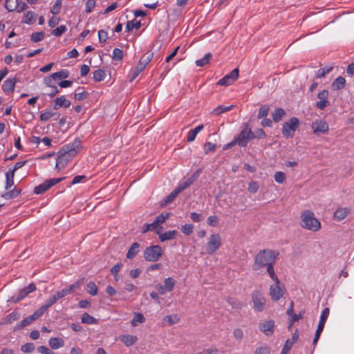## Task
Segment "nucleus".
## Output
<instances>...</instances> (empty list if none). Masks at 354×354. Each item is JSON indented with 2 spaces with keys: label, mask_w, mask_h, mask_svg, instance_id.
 <instances>
[{
  "label": "nucleus",
  "mask_w": 354,
  "mask_h": 354,
  "mask_svg": "<svg viewBox=\"0 0 354 354\" xmlns=\"http://www.w3.org/2000/svg\"><path fill=\"white\" fill-rule=\"evenodd\" d=\"M64 178V177H62L46 180L44 182L35 187L34 193L36 194H43L53 186L62 181Z\"/></svg>",
  "instance_id": "9"
},
{
  "label": "nucleus",
  "mask_w": 354,
  "mask_h": 354,
  "mask_svg": "<svg viewBox=\"0 0 354 354\" xmlns=\"http://www.w3.org/2000/svg\"><path fill=\"white\" fill-rule=\"evenodd\" d=\"M5 8L8 12L20 13L26 10L28 6L22 0H6Z\"/></svg>",
  "instance_id": "10"
},
{
  "label": "nucleus",
  "mask_w": 354,
  "mask_h": 354,
  "mask_svg": "<svg viewBox=\"0 0 354 354\" xmlns=\"http://www.w3.org/2000/svg\"><path fill=\"white\" fill-rule=\"evenodd\" d=\"M87 292L91 295H96L97 294L98 288L95 283L93 281H89L86 284Z\"/></svg>",
  "instance_id": "39"
},
{
  "label": "nucleus",
  "mask_w": 354,
  "mask_h": 354,
  "mask_svg": "<svg viewBox=\"0 0 354 354\" xmlns=\"http://www.w3.org/2000/svg\"><path fill=\"white\" fill-rule=\"evenodd\" d=\"M20 192H21V191L19 189L15 187L12 190L7 192L4 195V197L6 198H14L17 197L20 194Z\"/></svg>",
  "instance_id": "58"
},
{
  "label": "nucleus",
  "mask_w": 354,
  "mask_h": 354,
  "mask_svg": "<svg viewBox=\"0 0 354 354\" xmlns=\"http://www.w3.org/2000/svg\"><path fill=\"white\" fill-rule=\"evenodd\" d=\"M266 268H267V272H268V275L270 276V277L272 279V281L274 282H278V281H279V279L275 273L274 265H271V266L267 267Z\"/></svg>",
  "instance_id": "46"
},
{
  "label": "nucleus",
  "mask_w": 354,
  "mask_h": 354,
  "mask_svg": "<svg viewBox=\"0 0 354 354\" xmlns=\"http://www.w3.org/2000/svg\"><path fill=\"white\" fill-rule=\"evenodd\" d=\"M194 182L189 178L185 181L180 183L177 187H176L179 192L185 190L187 187H189Z\"/></svg>",
  "instance_id": "47"
},
{
  "label": "nucleus",
  "mask_w": 354,
  "mask_h": 354,
  "mask_svg": "<svg viewBox=\"0 0 354 354\" xmlns=\"http://www.w3.org/2000/svg\"><path fill=\"white\" fill-rule=\"evenodd\" d=\"M82 322L87 324H95L97 323V320L93 316L85 313L82 315Z\"/></svg>",
  "instance_id": "36"
},
{
  "label": "nucleus",
  "mask_w": 354,
  "mask_h": 354,
  "mask_svg": "<svg viewBox=\"0 0 354 354\" xmlns=\"http://www.w3.org/2000/svg\"><path fill=\"white\" fill-rule=\"evenodd\" d=\"M82 285V281L80 280L77 281L73 284H71L69 286L63 288L62 290H59L60 294L63 297L70 295L75 290L78 289Z\"/></svg>",
  "instance_id": "20"
},
{
  "label": "nucleus",
  "mask_w": 354,
  "mask_h": 354,
  "mask_svg": "<svg viewBox=\"0 0 354 354\" xmlns=\"http://www.w3.org/2000/svg\"><path fill=\"white\" fill-rule=\"evenodd\" d=\"M180 192H178V190L175 188L168 196L166 198V199L165 200V205H167L170 203H171L174 199L175 198L178 196V194H179Z\"/></svg>",
  "instance_id": "48"
},
{
  "label": "nucleus",
  "mask_w": 354,
  "mask_h": 354,
  "mask_svg": "<svg viewBox=\"0 0 354 354\" xmlns=\"http://www.w3.org/2000/svg\"><path fill=\"white\" fill-rule=\"evenodd\" d=\"M211 58L212 54L208 53L205 54L201 59H197L195 62L196 65L199 67H203L209 62Z\"/></svg>",
  "instance_id": "34"
},
{
  "label": "nucleus",
  "mask_w": 354,
  "mask_h": 354,
  "mask_svg": "<svg viewBox=\"0 0 354 354\" xmlns=\"http://www.w3.org/2000/svg\"><path fill=\"white\" fill-rule=\"evenodd\" d=\"M139 250L140 244L136 242L133 243L127 252V258L129 259H133L138 254Z\"/></svg>",
  "instance_id": "27"
},
{
  "label": "nucleus",
  "mask_w": 354,
  "mask_h": 354,
  "mask_svg": "<svg viewBox=\"0 0 354 354\" xmlns=\"http://www.w3.org/2000/svg\"><path fill=\"white\" fill-rule=\"evenodd\" d=\"M293 345V342H291L290 339H287L281 354H287L291 349Z\"/></svg>",
  "instance_id": "63"
},
{
  "label": "nucleus",
  "mask_w": 354,
  "mask_h": 354,
  "mask_svg": "<svg viewBox=\"0 0 354 354\" xmlns=\"http://www.w3.org/2000/svg\"><path fill=\"white\" fill-rule=\"evenodd\" d=\"M44 37V32L41 31L38 32H34L31 35V40L34 42H38L41 41Z\"/></svg>",
  "instance_id": "56"
},
{
  "label": "nucleus",
  "mask_w": 354,
  "mask_h": 354,
  "mask_svg": "<svg viewBox=\"0 0 354 354\" xmlns=\"http://www.w3.org/2000/svg\"><path fill=\"white\" fill-rule=\"evenodd\" d=\"M221 245V238L218 234H212L205 245L206 253L214 254Z\"/></svg>",
  "instance_id": "6"
},
{
  "label": "nucleus",
  "mask_w": 354,
  "mask_h": 354,
  "mask_svg": "<svg viewBox=\"0 0 354 354\" xmlns=\"http://www.w3.org/2000/svg\"><path fill=\"white\" fill-rule=\"evenodd\" d=\"M157 227L158 225L153 221L151 223H145L142 227V232L145 233L149 231H153L156 230Z\"/></svg>",
  "instance_id": "52"
},
{
  "label": "nucleus",
  "mask_w": 354,
  "mask_h": 354,
  "mask_svg": "<svg viewBox=\"0 0 354 354\" xmlns=\"http://www.w3.org/2000/svg\"><path fill=\"white\" fill-rule=\"evenodd\" d=\"M312 129L315 134L319 133H327L329 130L328 123L323 120H316L311 124Z\"/></svg>",
  "instance_id": "15"
},
{
  "label": "nucleus",
  "mask_w": 354,
  "mask_h": 354,
  "mask_svg": "<svg viewBox=\"0 0 354 354\" xmlns=\"http://www.w3.org/2000/svg\"><path fill=\"white\" fill-rule=\"evenodd\" d=\"M62 6V0H56L55 4L51 8L50 12L53 15H57L60 12Z\"/></svg>",
  "instance_id": "57"
},
{
  "label": "nucleus",
  "mask_w": 354,
  "mask_h": 354,
  "mask_svg": "<svg viewBox=\"0 0 354 354\" xmlns=\"http://www.w3.org/2000/svg\"><path fill=\"white\" fill-rule=\"evenodd\" d=\"M48 344L51 348L56 350L64 346V342L59 337H51L48 340Z\"/></svg>",
  "instance_id": "26"
},
{
  "label": "nucleus",
  "mask_w": 354,
  "mask_h": 354,
  "mask_svg": "<svg viewBox=\"0 0 354 354\" xmlns=\"http://www.w3.org/2000/svg\"><path fill=\"white\" fill-rule=\"evenodd\" d=\"M253 308L256 312H262L266 306V299L263 294L259 290H255L252 294Z\"/></svg>",
  "instance_id": "7"
},
{
  "label": "nucleus",
  "mask_w": 354,
  "mask_h": 354,
  "mask_svg": "<svg viewBox=\"0 0 354 354\" xmlns=\"http://www.w3.org/2000/svg\"><path fill=\"white\" fill-rule=\"evenodd\" d=\"M259 188V184L256 181H252L248 185V192L252 194H255L258 192Z\"/></svg>",
  "instance_id": "59"
},
{
  "label": "nucleus",
  "mask_w": 354,
  "mask_h": 354,
  "mask_svg": "<svg viewBox=\"0 0 354 354\" xmlns=\"http://www.w3.org/2000/svg\"><path fill=\"white\" fill-rule=\"evenodd\" d=\"M71 105V102L68 100L64 95H62L57 97L55 100L54 109H58L62 106H64L66 108H68Z\"/></svg>",
  "instance_id": "22"
},
{
  "label": "nucleus",
  "mask_w": 354,
  "mask_h": 354,
  "mask_svg": "<svg viewBox=\"0 0 354 354\" xmlns=\"http://www.w3.org/2000/svg\"><path fill=\"white\" fill-rule=\"evenodd\" d=\"M234 107V105L223 106L219 105L216 108L214 109L212 113L214 115H218L223 113L231 111Z\"/></svg>",
  "instance_id": "31"
},
{
  "label": "nucleus",
  "mask_w": 354,
  "mask_h": 354,
  "mask_svg": "<svg viewBox=\"0 0 354 354\" xmlns=\"http://www.w3.org/2000/svg\"><path fill=\"white\" fill-rule=\"evenodd\" d=\"M269 107L267 105L262 106L258 113V118H262L268 115Z\"/></svg>",
  "instance_id": "61"
},
{
  "label": "nucleus",
  "mask_w": 354,
  "mask_h": 354,
  "mask_svg": "<svg viewBox=\"0 0 354 354\" xmlns=\"http://www.w3.org/2000/svg\"><path fill=\"white\" fill-rule=\"evenodd\" d=\"M254 354H270V348L266 346L259 347Z\"/></svg>",
  "instance_id": "64"
},
{
  "label": "nucleus",
  "mask_w": 354,
  "mask_h": 354,
  "mask_svg": "<svg viewBox=\"0 0 354 354\" xmlns=\"http://www.w3.org/2000/svg\"><path fill=\"white\" fill-rule=\"evenodd\" d=\"M274 321L272 319L265 320L259 324V330L267 336H270L274 331Z\"/></svg>",
  "instance_id": "16"
},
{
  "label": "nucleus",
  "mask_w": 354,
  "mask_h": 354,
  "mask_svg": "<svg viewBox=\"0 0 354 354\" xmlns=\"http://www.w3.org/2000/svg\"><path fill=\"white\" fill-rule=\"evenodd\" d=\"M332 68V67L319 68V70L317 71L315 77L317 78H322L324 77L326 74L329 73Z\"/></svg>",
  "instance_id": "49"
},
{
  "label": "nucleus",
  "mask_w": 354,
  "mask_h": 354,
  "mask_svg": "<svg viewBox=\"0 0 354 354\" xmlns=\"http://www.w3.org/2000/svg\"><path fill=\"white\" fill-rule=\"evenodd\" d=\"M35 21L36 15L32 11H28L26 13H25L22 19L23 23L28 25L33 24Z\"/></svg>",
  "instance_id": "28"
},
{
  "label": "nucleus",
  "mask_w": 354,
  "mask_h": 354,
  "mask_svg": "<svg viewBox=\"0 0 354 354\" xmlns=\"http://www.w3.org/2000/svg\"><path fill=\"white\" fill-rule=\"evenodd\" d=\"M146 321L145 316L140 313H134V316L131 322L132 326H137L139 324H142Z\"/></svg>",
  "instance_id": "30"
},
{
  "label": "nucleus",
  "mask_w": 354,
  "mask_h": 354,
  "mask_svg": "<svg viewBox=\"0 0 354 354\" xmlns=\"http://www.w3.org/2000/svg\"><path fill=\"white\" fill-rule=\"evenodd\" d=\"M19 318V315L17 312L13 311L8 314L5 318H4V323L6 324H11L15 320L18 319Z\"/></svg>",
  "instance_id": "42"
},
{
  "label": "nucleus",
  "mask_w": 354,
  "mask_h": 354,
  "mask_svg": "<svg viewBox=\"0 0 354 354\" xmlns=\"http://www.w3.org/2000/svg\"><path fill=\"white\" fill-rule=\"evenodd\" d=\"M16 82L15 79L10 78L5 80L2 84V90L3 92L6 93H12L15 89Z\"/></svg>",
  "instance_id": "21"
},
{
  "label": "nucleus",
  "mask_w": 354,
  "mask_h": 354,
  "mask_svg": "<svg viewBox=\"0 0 354 354\" xmlns=\"http://www.w3.org/2000/svg\"><path fill=\"white\" fill-rule=\"evenodd\" d=\"M21 350L25 353H31L35 350V345L33 343H26L21 346Z\"/></svg>",
  "instance_id": "55"
},
{
  "label": "nucleus",
  "mask_w": 354,
  "mask_h": 354,
  "mask_svg": "<svg viewBox=\"0 0 354 354\" xmlns=\"http://www.w3.org/2000/svg\"><path fill=\"white\" fill-rule=\"evenodd\" d=\"M69 76V71L66 69H62L58 72L52 73V77L55 80L67 78Z\"/></svg>",
  "instance_id": "33"
},
{
  "label": "nucleus",
  "mask_w": 354,
  "mask_h": 354,
  "mask_svg": "<svg viewBox=\"0 0 354 354\" xmlns=\"http://www.w3.org/2000/svg\"><path fill=\"white\" fill-rule=\"evenodd\" d=\"M279 252L270 249L261 250L255 257L254 262L252 265V270H259L262 267H268L274 265Z\"/></svg>",
  "instance_id": "2"
},
{
  "label": "nucleus",
  "mask_w": 354,
  "mask_h": 354,
  "mask_svg": "<svg viewBox=\"0 0 354 354\" xmlns=\"http://www.w3.org/2000/svg\"><path fill=\"white\" fill-rule=\"evenodd\" d=\"M299 125V120L297 118L292 117L288 122H286L282 127V133L287 138H292L295 132Z\"/></svg>",
  "instance_id": "5"
},
{
  "label": "nucleus",
  "mask_w": 354,
  "mask_h": 354,
  "mask_svg": "<svg viewBox=\"0 0 354 354\" xmlns=\"http://www.w3.org/2000/svg\"><path fill=\"white\" fill-rule=\"evenodd\" d=\"M163 320L168 326H171L176 324L179 321V318L177 315L173 314L165 316Z\"/></svg>",
  "instance_id": "38"
},
{
  "label": "nucleus",
  "mask_w": 354,
  "mask_h": 354,
  "mask_svg": "<svg viewBox=\"0 0 354 354\" xmlns=\"http://www.w3.org/2000/svg\"><path fill=\"white\" fill-rule=\"evenodd\" d=\"M28 295V293L27 292L25 288H23L21 290H19L17 293V295L16 297H13L12 299L15 303H17L19 302L20 300L23 299L24 298H25Z\"/></svg>",
  "instance_id": "43"
},
{
  "label": "nucleus",
  "mask_w": 354,
  "mask_h": 354,
  "mask_svg": "<svg viewBox=\"0 0 354 354\" xmlns=\"http://www.w3.org/2000/svg\"><path fill=\"white\" fill-rule=\"evenodd\" d=\"M239 69L234 68L230 73L225 75L223 77L220 79L217 82L218 85L220 86H229L231 85L234 81L239 77Z\"/></svg>",
  "instance_id": "12"
},
{
  "label": "nucleus",
  "mask_w": 354,
  "mask_h": 354,
  "mask_svg": "<svg viewBox=\"0 0 354 354\" xmlns=\"http://www.w3.org/2000/svg\"><path fill=\"white\" fill-rule=\"evenodd\" d=\"M162 254V248L158 245L147 247L143 252L145 259L149 262L158 261Z\"/></svg>",
  "instance_id": "4"
},
{
  "label": "nucleus",
  "mask_w": 354,
  "mask_h": 354,
  "mask_svg": "<svg viewBox=\"0 0 354 354\" xmlns=\"http://www.w3.org/2000/svg\"><path fill=\"white\" fill-rule=\"evenodd\" d=\"M31 319L32 318H30L29 316L24 318L21 322L18 323L16 325V326H15L16 329L20 330V329H22L24 327L28 326L29 324H30L32 322Z\"/></svg>",
  "instance_id": "44"
},
{
  "label": "nucleus",
  "mask_w": 354,
  "mask_h": 354,
  "mask_svg": "<svg viewBox=\"0 0 354 354\" xmlns=\"http://www.w3.org/2000/svg\"><path fill=\"white\" fill-rule=\"evenodd\" d=\"M284 115L285 111L281 108H278L275 109L274 113H272V119L275 122H278L281 120Z\"/></svg>",
  "instance_id": "40"
},
{
  "label": "nucleus",
  "mask_w": 354,
  "mask_h": 354,
  "mask_svg": "<svg viewBox=\"0 0 354 354\" xmlns=\"http://www.w3.org/2000/svg\"><path fill=\"white\" fill-rule=\"evenodd\" d=\"M350 212L351 209L348 207H339L334 213V219L340 221L344 219Z\"/></svg>",
  "instance_id": "19"
},
{
  "label": "nucleus",
  "mask_w": 354,
  "mask_h": 354,
  "mask_svg": "<svg viewBox=\"0 0 354 354\" xmlns=\"http://www.w3.org/2000/svg\"><path fill=\"white\" fill-rule=\"evenodd\" d=\"M106 77V73L102 69H97L93 72V80L95 82H101L104 80Z\"/></svg>",
  "instance_id": "37"
},
{
  "label": "nucleus",
  "mask_w": 354,
  "mask_h": 354,
  "mask_svg": "<svg viewBox=\"0 0 354 354\" xmlns=\"http://www.w3.org/2000/svg\"><path fill=\"white\" fill-rule=\"evenodd\" d=\"M285 288L283 285L281 284L280 281L278 282H274L273 284L270 286L269 295L273 301L279 300L283 295Z\"/></svg>",
  "instance_id": "11"
},
{
  "label": "nucleus",
  "mask_w": 354,
  "mask_h": 354,
  "mask_svg": "<svg viewBox=\"0 0 354 354\" xmlns=\"http://www.w3.org/2000/svg\"><path fill=\"white\" fill-rule=\"evenodd\" d=\"M120 340L128 347L133 345L138 340L136 336L133 335H124L120 337Z\"/></svg>",
  "instance_id": "24"
},
{
  "label": "nucleus",
  "mask_w": 354,
  "mask_h": 354,
  "mask_svg": "<svg viewBox=\"0 0 354 354\" xmlns=\"http://www.w3.org/2000/svg\"><path fill=\"white\" fill-rule=\"evenodd\" d=\"M46 311V310L44 308H43L42 306H41L32 315H30L29 317L32 318V321L34 322L35 320L39 318Z\"/></svg>",
  "instance_id": "54"
},
{
  "label": "nucleus",
  "mask_w": 354,
  "mask_h": 354,
  "mask_svg": "<svg viewBox=\"0 0 354 354\" xmlns=\"http://www.w3.org/2000/svg\"><path fill=\"white\" fill-rule=\"evenodd\" d=\"M176 284V281L171 277H167L164 280V285L158 283L156 288L160 295H165L167 292L173 290Z\"/></svg>",
  "instance_id": "13"
},
{
  "label": "nucleus",
  "mask_w": 354,
  "mask_h": 354,
  "mask_svg": "<svg viewBox=\"0 0 354 354\" xmlns=\"http://www.w3.org/2000/svg\"><path fill=\"white\" fill-rule=\"evenodd\" d=\"M81 147L79 139H75L73 142L65 145L57 153L55 168L57 170L63 169L74 156H75Z\"/></svg>",
  "instance_id": "1"
},
{
  "label": "nucleus",
  "mask_w": 354,
  "mask_h": 354,
  "mask_svg": "<svg viewBox=\"0 0 354 354\" xmlns=\"http://www.w3.org/2000/svg\"><path fill=\"white\" fill-rule=\"evenodd\" d=\"M300 225L304 229L315 232L319 231L322 225L319 221L315 216L310 210H305L301 214Z\"/></svg>",
  "instance_id": "3"
},
{
  "label": "nucleus",
  "mask_w": 354,
  "mask_h": 354,
  "mask_svg": "<svg viewBox=\"0 0 354 354\" xmlns=\"http://www.w3.org/2000/svg\"><path fill=\"white\" fill-rule=\"evenodd\" d=\"M304 312H300L299 314L294 313L292 315L289 316V321H288V328L290 329L294 324L295 322L299 321V319H302L304 316Z\"/></svg>",
  "instance_id": "35"
},
{
  "label": "nucleus",
  "mask_w": 354,
  "mask_h": 354,
  "mask_svg": "<svg viewBox=\"0 0 354 354\" xmlns=\"http://www.w3.org/2000/svg\"><path fill=\"white\" fill-rule=\"evenodd\" d=\"M253 138V132L248 128V126H246L243 129H242L239 136L236 138V145L244 147Z\"/></svg>",
  "instance_id": "8"
},
{
  "label": "nucleus",
  "mask_w": 354,
  "mask_h": 354,
  "mask_svg": "<svg viewBox=\"0 0 354 354\" xmlns=\"http://www.w3.org/2000/svg\"><path fill=\"white\" fill-rule=\"evenodd\" d=\"M169 217V214H160L155 218L154 221L156 225L158 226L159 225L163 223L167 218Z\"/></svg>",
  "instance_id": "60"
},
{
  "label": "nucleus",
  "mask_w": 354,
  "mask_h": 354,
  "mask_svg": "<svg viewBox=\"0 0 354 354\" xmlns=\"http://www.w3.org/2000/svg\"><path fill=\"white\" fill-rule=\"evenodd\" d=\"M346 85V80L342 76L337 77L331 84V88L334 91H338L344 88Z\"/></svg>",
  "instance_id": "23"
},
{
  "label": "nucleus",
  "mask_w": 354,
  "mask_h": 354,
  "mask_svg": "<svg viewBox=\"0 0 354 354\" xmlns=\"http://www.w3.org/2000/svg\"><path fill=\"white\" fill-rule=\"evenodd\" d=\"M66 30H67L66 26L64 25H61V26H58L57 28H56L55 29H54L52 31V34L55 37H59L62 34H64Z\"/></svg>",
  "instance_id": "50"
},
{
  "label": "nucleus",
  "mask_w": 354,
  "mask_h": 354,
  "mask_svg": "<svg viewBox=\"0 0 354 354\" xmlns=\"http://www.w3.org/2000/svg\"><path fill=\"white\" fill-rule=\"evenodd\" d=\"M13 171H8L6 173V185L5 189L8 190L14 185Z\"/></svg>",
  "instance_id": "32"
},
{
  "label": "nucleus",
  "mask_w": 354,
  "mask_h": 354,
  "mask_svg": "<svg viewBox=\"0 0 354 354\" xmlns=\"http://www.w3.org/2000/svg\"><path fill=\"white\" fill-rule=\"evenodd\" d=\"M153 54L151 52H147L140 58L138 64L136 65V68L140 71H143L146 66L151 61Z\"/></svg>",
  "instance_id": "17"
},
{
  "label": "nucleus",
  "mask_w": 354,
  "mask_h": 354,
  "mask_svg": "<svg viewBox=\"0 0 354 354\" xmlns=\"http://www.w3.org/2000/svg\"><path fill=\"white\" fill-rule=\"evenodd\" d=\"M178 234L176 230H169L164 233L158 234L160 240L162 242L165 241L174 239Z\"/></svg>",
  "instance_id": "25"
},
{
  "label": "nucleus",
  "mask_w": 354,
  "mask_h": 354,
  "mask_svg": "<svg viewBox=\"0 0 354 354\" xmlns=\"http://www.w3.org/2000/svg\"><path fill=\"white\" fill-rule=\"evenodd\" d=\"M112 58L114 60H116V61L122 60V58H123V51H122V50H121L120 48H114L113 50Z\"/></svg>",
  "instance_id": "51"
},
{
  "label": "nucleus",
  "mask_w": 354,
  "mask_h": 354,
  "mask_svg": "<svg viewBox=\"0 0 354 354\" xmlns=\"http://www.w3.org/2000/svg\"><path fill=\"white\" fill-rule=\"evenodd\" d=\"M329 92L326 89H324L318 93L317 98L319 100L316 102V107L319 110H324L326 106L330 105L328 98Z\"/></svg>",
  "instance_id": "14"
},
{
  "label": "nucleus",
  "mask_w": 354,
  "mask_h": 354,
  "mask_svg": "<svg viewBox=\"0 0 354 354\" xmlns=\"http://www.w3.org/2000/svg\"><path fill=\"white\" fill-rule=\"evenodd\" d=\"M207 224L210 226L215 227L218 225V218L216 216L212 215L207 218Z\"/></svg>",
  "instance_id": "62"
},
{
  "label": "nucleus",
  "mask_w": 354,
  "mask_h": 354,
  "mask_svg": "<svg viewBox=\"0 0 354 354\" xmlns=\"http://www.w3.org/2000/svg\"><path fill=\"white\" fill-rule=\"evenodd\" d=\"M88 93L85 91L84 88L82 86H78L74 93V97L76 100L82 101L85 100Z\"/></svg>",
  "instance_id": "29"
},
{
  "label": "nucleus",
  "mask_w": 354,
  "mask_h": 354,
  "mask_svg": "<svg viewBox=\"0 0 354 354\" xmlns=\"http://www.w3.org/2000/svg\"><path fill=\"white\" fill-rule=\"evenodd\" d=\"M193 230H194V225L192 224H185L184 225H182V227H181L182 232L187 236H189L191 234H192Z\"/></svg>",
  "instance_id": "53"
},
{
  "label": "nucleus",
  "mask_w": 354,
  "mask_h": 354,
  "mask_svg": "<svg viewBox=\"0 0 354 354\" xmlns=\"http://www.w3.org/2000/svg\"><path fill=\"white\" fill-rule=\"evenodd\" d=\"M329 312L330 311H329L328 308H326L322 310L321 315H320V319H319V322L318 324V326H317V328L316 330L318 333L319 332L322 333L324 326H325V323L329 316Z\"/></svg>",
  "instance_id": "18"
},
{
  "label": "nucleus",
  "mask_w": 354,
  "mask_h": 354,
  "mask_svg": "<svg viewBox=\"0 0 354 354\" xmlns=\"http://www.w3.org/2000/svg\"><path fill=\"white\" fill-rule=\"evenodd\" d=\"M274 178L275 182L281 184L285 182L286 176L285 173H283V171H276L274 175Z\"/></svg>",
  "instance_id": "45"
},
{
  "label": "nucleus",
  "mask_w": 354,
  "mask_h": 354,
  "mask_svg": "<svg viewBox=\"0 0 354 354\" xmlns=\"http://www.w3.org/2000/svg\"><path fill=\"white\" fill-rule=\"evenodd\" d=\"M140 22L137 21L136 19H133L131 21H129L126 26V30L127 32H130L133 28L138 29L140 27Z\"/></svg>",
  "instance_id": "41"
}]
</instances>
